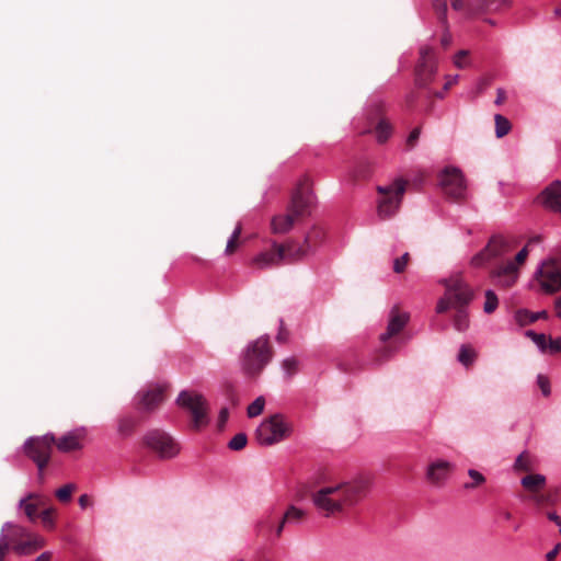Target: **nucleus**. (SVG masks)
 I'll use <instances>...</instances> for the list:
<instances>
[{
	"instance_id": "nucleus-48",
	"label": "nucleus",
	"mask_w": 561,
	"mask_h": 561,
	"mask_svg": "<svg viewBox=\"0 0 561 561\" xmlns=\"http://www.w3.org/2000/svg\"><path fill=\"white\" fill-rule=\"evenodd\" d=\"M352 176H353L354 181L364 180V179L368 178L369 176L368 167H364V165L358 167L356 170H354Z\"/></svg>"
},
{
	"instance_id": "nucleus-36",
	"label": "nucleus",
	"mask_w": 561,
	"mask_h": 561,
	"mask_svg": "<svg viewBox=\"0 0 561 561\" xmlns=\"http://www.w3.org/2000/svg\"><path fill=\"white\" fill-rule=\"evenodd\" d=\"M265 405V399L263 397H257L249 407H248V416L255 417L260 415Z\"/></svg>"
},
{
	"instance_id": "nucleus-56",
	"label": "nucleus",
	"mask_w": 561,
	"mask_h": 561,
	"mask_svg": "<svg viewBox=\"0 0 561 561\" xmlns=\"http://www.w3.org/2000/svg\"><path fill=\"white\" fill-rule=\"evenodd\" d=\"M275 524H277V525H276V528H275V535H276V537H280V536H282V533H283V529H284V526H285V524H287V523H286V522H285V519L282 517L279 520H277V519H276V523H275Z\"/></svg>"
},
{
	"instance_id": "nucleus-9",
	"label": "nucleus",
	"mask_w": 561,
	"mask_h": 561,
	"mask_svg": "<svg viewBox=\"0 0 561 561\" xmlns=\"http://www.w3.org/2000/svg\"><path fill=\"white\" fill-rule=\"evenodd\" d=\"M408 182L397 179L387 186H378L377 192L382 196L378 202L377 213L381 219H389L397 214L401 206Z\"/></svg>"
},
{
	"instance_id": "nucleus-63",
	"label": "nucleus",
	"mask_w": 561,
	"mask_h": 561,
	"mask_svg": "<svg viewBox=\"0 0 561 561\" xmlns=\"http://www.w3.org/2000/svg\"><path fill=\"white\" fill-rule=\"evenodd\" d=\"M548 517H549V519H550V520L554 522V523H556L558 526H560V528H561V517H560V516H558V515H557V514H554V513H550V514L548 515Z\"/></svg>"
},
{
	"instance_id": "nucleus-15",
	"label": "nucleus",
	"mask_w": 561,
	"mask_h": 561,
	"mask_svg": "<svg viewBox=\"0 0 561 561\" xmlns=\"http://www.w3.org/2000/svg\"><path fill=\"white\" fill-rule=\"evenodd\" d=\"M541 289L547 294L561 290V261L550 259L543 262L537 272Z\"/></svg>"
},
{
	"instance_id": "nucleus-11",
	"label": "nucleus",
	"mask_w": 561,
	"mask_h": 561,
	"mask_svg": "<svg viewBox=\"0 0 561 561\" xmlns=\"http://www.w3.org/2000/svg\"><path fill=\"white\" fill-rule=\"evenodd\" d=\"M291 251L288 240L284 243L273 242L271 249L255 255L251 265L257 270H267L280 266L282 264H294L296 260L289 256Z\"/></svg>"
},
{
	"instance_id": "nucleus-22",
	"label": "nucleus",
	"mask_w": 561,
	"mask_h": 561,
	"mask_svg": "<svg viewBox=\"0 0 561 561\" xmlns=\"http://www.w3.org/2000/svg\"><path fill=\"white\" fill-rule=\"evenodd\" d=\"M546 478L542 474H528L522 479V485L533 493V500L538 504H543L546 497L539 493L545 486Z\"/></svg>"
},
{
	"instance_id": "nucleus-3",
	"label": "nucleus",
	"mask_w": 561,
	"mask_h": 561,
	"mask_svg": "<svg viewBox=\"0 0 561 561\" xmlns=\"http://www.w3.org/2000/svg\"><path fill=\"white\" fill-rule=\"evenodd\" d=\"M313 202L311 182L308 178H304L293 193L287 211L273 217L271 222L272 232L277 234L287 233L295 222L310 214Z\"/></svg>"
},
{
	"instance_id": "nucleus-8",
	"label": "nucleus",
	"mask_w": 561,
	"mask_h": 561,
	"mask_svg": "<svg viewBox=\"0 0 561 561\" xmlns=\"http://www.w3.org/2000/svg\"><path fill=\"white\" fill-rule=\"evenodd\" d=\"M291 424L283 414L276 413L265 419L256 428L255 437L260 445L272 446L287 438Z\"/></svg>"
},
{
	"instance_id": "nucleus-19",
	"label": "nucleus",
	"mask_w": 561,
	"mask_h": 561,
	"mask_svg": "<svg viewBox=\"0 0 561 561\" xmlns=\"http://www.w3.org/2000/svg\"><path fill=\"white\" fill-rule=\"evenodd\" d=\"M519 276L518 267L515 263L507 261L490 272V277L495 285L502 288H511L515 285Z\"/></svg>"
},
{
	"instance_id": "nucleus-23",
	"label": "nucleus",
	"mask_w": 561,
	"mask_h": 561,
	"mask_svg": "<svg viewBox=\"0 0 561 561\" xmlns=\"http://www.w3.org/2000/svg\"><path fill=\"white\" fill-rule=\"evenodd\" d=\"M45 505V499L38 494L31 493L20 501V507L31 522L38 517V510Z\"/></svg>"
},
{
	"instance_id": "nucleus-43",
	"label": "nucleus",
	"mask_w": 561,
	"mask_h": 561,
	"mask_svg": "<svg viewBox=\"0 0 561 561\" xmlns=\"http://www.w3.org/2000/svg\"><path fill=\"white\" fill-rule=\"evenodd\" d=\"M283 369L286 371V374L291 377L298 371L299 362L295 357H289L283 360Z\"/></svg>"
},
{
	"instance_id": "nucleus-16",
	"label": "nucleus",
	"mask_w": 561,
	"mask_h": 561,
	"mask_svg": "<svg viewBox=\"0 0 561 561\" xmlns=\"http://www.w3.org/2000/svg\"><path fill=\"white\" fill-rule=\"evenodd\" d=\"M420 55V61L415 69V84L424 89L435 77L437 58L434 50L430 47L422 48Z\"/></svg>"
},
{
	"instance_id": "nucleus-42",
	"label": "nucleus",
	"mask_w": 561,
	"mask_h": 561,
	"mask_svg": "<svg viewBox=\"0 0 561 561\" xmlns=\"http://www.w3.org/2000/svg\"><path fill=\"white\" fill-rule=\"evenodd\" d=\"M526 335L531 337V340L537 344V346L542 351L546 352L548 350V340L547 336L542 333H536L534 331H527Z\"/></svg>"
},
{
	"instance_id": "nucleus-5",
	"label": "nucleus",
	"mask_w": 561,
	"mask_h": 561,
	"mask_svg": "<svg viewBox=\"0 0 561 561\" xmlns=\"http://www.w3.org/2000/svg\"><path fill=\"white\" fill-rule=\"evenodd\" d=\"M273 357L268 337L261 336L251 342L241 357L243 373L250 378H257Z\"/></svg>"
},
{
	"instance_id": "nucleus-4",
	"label": "nucleus",
	"mask_w": 561,
	"mask_h": 561,
	"mask_svg": "<svg viewBox=\"0 0 561 561\" xmlns=\"http://www.w3.org/2000/svg\"><path fill=\"white\" fill-rule=\"evenodd\" d=\"M0 538L5 541L10 549L21 556L32 554L46 545L45 539L39 535L12 523L2 526Z\"/></svg>"
},
{
	"instance_id": "nucleus-46",
	"label": "nucleus",
	"mask_w": 561,
	"mask_h": 561,
	"mask_svg": "<svg viewBox=\"0 0 561 561\" xmlns=\"http://www.w3.org/2000/svg\"><path fill=\"white\" fill-rule=\"evenodd\" d=\"M469 51L459 50L454 58V64L457 68H465L468 66Z\"/></svg>"
},
{
	"instance_id": "nucleus-44",
	"label": "nucleus",
	"mask_w": 561,
	"mask_h": 561,
	"mask_svg": "<svg viewBox=\"0 0 561 561\" xmlns=\"http://www.w3.org/2000/svg\"><path fill=\"white\" fill-rule=\"evenodd\" d=\"M468 474L473 480V482L466 483L465 484L466 489H474V488L481 485L482 483H484V481H485V478L482 476V473H480L479 471H477L474 469H470L468 471Z\"/></svg>"
},
{
	"instance_id": "nucleus-60",
	"label": "nucleus",
	"mask_w": 561,
	"mask_h": 561,
	"mask_svg": "<svg viewBox=\"0 0 561 561\" xmlns=\"http://www.w3.org/2000/svg\"><path fill=\"white\" fill-rule=\"evenodd\" d=\"M53 558L51 552H43L41 556H38L34 561H50Z\"/></svg>"
},
{
	"instance_id": "nucleus-20",
	"label": "nucleus",
	"mask_w": 561,
	"mask_h": 561,
	"mask_svg": "<svg viewBox=\"0 0 561 561\" xmlns=\"http://www.w3.org/2000/svg\"><path fill=\"white\" fill-rule=\"evenodd\" d=\"M454 471V465L444 459L431 461L426 468L425 477L434 486L443 485Z\"/></svg>"
},
{
	"instance_id": "nucleus-21",
	"label": "nucleus",
	"mask_w": 561,
	"mask_h": 561,
	"mask_svg": "<svg viewBox=\"0 0 561 561\" xmlns=\"http://www.w3.org/2000/svg\"><path fill=\"white\" fill-rule=\"evenodd\" d=\"M541 203L549 209L561 214V182L554 181L540 194Z\"/></svg>"
},
{
	"instance_id": "nucleus-47",
	"label": "nucleus",
	"mask_w": 561,
	"mask_h": 561,
	"mask_svg": "<svg viewBox=\"0 0 561 561\" xmlns=\"http://www.w3.org/2000/svg\"><path fill=\"white\" fill-rule=\"evenodd\" d=\"M537 385L540 388V390L545 397H548L550 394L551 390H550V381H549L548 377H546L543 375H538Z\"/></svg>"
},
{
	"instance_id": "nucleus-57",
	"label": "nucleus",
	"mask_w": 561,
	"mask_h": 561,
	"mask_svg": "<svg viewBox=\"0 0 561 561\" xmlns=\"http://www.w3.org/2000/svg\"><path fill=\"white\" fill-rule=\"evenodd\" d=\"M506 100V93L503 89H497V95H496V99H495V104L496 105H501L505 102Z\"/></svg>"
},
{
	"instance_id": "nucleus-1",
	"label": "nucleus",
	"mask_w": 561,
	"mask_h": 561,
	"mask_svg": "<svg viewBox=\"0 0 561 561\" xmlns=\"http://www.w3.org/2000/svg\"><path fill=\"white\" fill-rule=\"evenodd\" d=\"M368 489L366 479L324 485L312 494V502L324 517L343 515L366 496Z\"/></svg>"
},
{
	"instance_id": "nucleus-6",
	"label": "nucleus",
	"mask_w": 561,
	"mask_h": 561,
	"mask_svg": "<svg viewBox=\"0 0 561 561\" xmlns=\"http://www.w3.org/2000/svg\"><path fill=\"white\" fill-rule=\"evenodd\" d=\"M410 320V314L408 312H403L399 309V307H393L389 313L388 325L386 332L380 334V342L382 346L379 348L376 360L382 363L389 359L398 350V345L396 341H391L394 336H397L408 324Z\"/></svg>"
},
{
	"instance_id": "nucleus-61",
	"label": "nucleus",
	"mask_w": 561,
	"mask_h": 561,
	"mask_svg": "<svg viewBox=\"0 0 561 561\" xmlns=\"http://www.w3.org/2000/svg\"><path fill=\"white\" fill-rule=\"evenodd\" d=\"M540 242H541V237H540V236H535V237H531V238L528 240V242H527L526 247H527V248H529V247H531L533 244H538V243H540Z\"/></svg>"
},
{
	"instance_id": "nucleus-32",
	"label": "nucleus",
	"mask_w": 561,
	"mask_h": 561,
	"mask_svg": "<svg viewBox=\"0 0 561 561\" xmlns=\"http://www.w3.org/2000/svg\"><path fill=\"white\" fill-rule=\"evenodd\" d=\"M241 232H242V227L241 225L239 224L234 231L232 232V236L230 237V239L228 240V243H227V247H226V254L227 255H231L236 252V250L238 249V245H239V238L241 236Z\"/></svg>"
},
{
	"instance_id": "nucleus-40",
	"label": "nucleus",
	"mask_w": 561,
	"mask_h": 561,
	"mask_svg": "<svg viewBox=\"0 0 561 561\" xmlns=\"http://www.w3.org/2000/svg\"><path fill=\"white\" fill-rule=\"evenodd\" d=\"M248 437L244 433L234 435L228 444V447L232 450H241L247 446Z\"/></svg>"
},
{
	"instance_id": "nucleus-54",
	"label": "nucleus",
	"mask_w": 561,
	"mask_h": 561,
	"mask_svg": "<svg viewBox=\"0 0 561 561\" xmlns=\"http://www.w3.org/2000/svg\"><path fill=\"white\" fill-rule=\"evenodd\" d=\"M10 548L5 543L3 539L0 538V561H7L5 557L8 556Z\"/></svg>"
},
{
	"instance_id": "nucleus-53",
	"label": "nucleus",
	"mask_w": 561,
	"mask_h": 561,
	"mask_svg": "<svg viewBox=\"0 0 561 561\" xmlns=\"http://www.w3.org/2000/svg\"><path fill=\"white\" fill-rule=\"evenodd\" d=\"M561 551V542L557 543L554 548L546 554L547 561H554Z\"/></svg>"
},
{
	"instance_id": "nucleus-52",
	"label": "nucleus",
	"mask_w": 561,
	"mask_h": 561,
	"mask_svg": "<svg viewBox=\"0 0 561 561\" xmlns=\"http://www.w3.org/2000/svg\"><path fill=\"white\" fill-rule=\"evenodd\" d=\"M226 394H227V397L230 400L232 405H237L238 404V402H239L238 394H237L234 388L231 385H228L226 387Z\"/></svg>"
},
{
	"instance_id": "nucleus-39",
	"label": "nucleus",
	"mask_w": 561,
	"mask_h": 561,
	"mask_svg": "<svg viewBox=\"0 0 561 561\" xmlns=\"http://www.w3.org/2000/svg\"><path fill=\"white\" fill-rule=\"evenodd\" d=\"M533 468L530 455L527 453L520 454L515 461V469L522 471H530Z\"/></svg>"
},
{
	"instance_id": "nucleus-2",
	"label": "nucleus",
	"mask_w": 561,
	"mask_h": 561,
	"mask_svg": "<svg viewBox=\"0 0 561 561\" xmlns=\"http://www.w3.org/2000/svg\"><path fill=\"white\" fill-rule=\"evenodd\" d=\"M442 284L445 286V294L437 301L436 312L445 313L454 308L456 311L453 318L454 328L463 332L469 328L467 307L474 298V290L460 274L443 279Z\"/></svg>"
},
{
	"instance_id": "nucleus-27",
	"label": "nucleus",
	"mask_w": 561,
	"mask_h": 561,
	"mask_svg": "<svg viewBox=\"0 0 561 561\" xmlns=\"http://www.w3.org/2000/svg\"><path fill=\"white\" fill-rule=\"evenodd\" d=\"M392 128L389 122L385 117H380L375 127V134L378 142L382 144L391 136Z\"/></svg>"
},
{
	"instance_id": "nucleus-45",
	"label": "nucleus",
	"mask_w": 561,
	"mask_h": 561,
	"mask_svg": "<svg viewBox=\"0 0 561 561\" xmlns=\"http://www.w3.org/2000/svg\"><path fill=\"white\" fill-rule=\"evenodd\" d=\"M409 261H410L409 253H404L402 256L396 259L393 262V271L398 274L404 272Z\"/></svg>"
},
{
	"instance_id": "nucleus-24",
	"label": "nucleus",
	"mask_w": 561,
	"mask_h": 561,
	"mask_svg": "<svg viewBox=\"0 0 561 561\" xmlns=\"http://www.w3.org/2000/svg\"><path fill=\"white\" fill-rule=\"evenodd\" d=\"M489 255H491L492 260H496L502 257L504 254L510 252L511 248L507 241L503 237H492L488 244L485 245Z\"/></svg>"
},
{
	"instance_id": "nucleus-38",
	"label": "nucleus",
	"mask_w": 561,
	"mask_h": 561,
	"mask_svg": "<svg viewBox=\"0 0 561 561\" xmlns=\"http://www.w3.org/2000/svg\"><path fill=\"white\" fill-rule=\"evenodd\" d=\"M75 490V484H66L56 491V497L62 503L69 502Z\"/></svg>"
},
{
	"instance_id": "nucleus-29",
	"label": "nucleus",
	"mask_w": 561,
	"mask_h": 561,
	"mask_svg": "<svg viewBox=\"0 0 561 561\" xmlns=\"http://www.w3.org/2000/svg\"><path fill=\"white\" fill-rule=\"evenodd\" d=\"M494 121H495L496 137L502 138V137L506 136L512 128L510 121L501 114H496L494 116Z\"/></svg>"
},
{
	"instance_id": "nucleus-62",
	"label": "nucleus",
	"mask_w": 561,
	"mask_h": 561,
	"mask_svg": "<svg viewBox=\"0 0 561 561\" xmlns=\"http://www.w3.org/2000/svg\"><path fill=\"white\" fill-rule=\"evenodd\" d=\"M451 42V36L449 34H444L442 36L440 43L444 47H448Z\"/></svg>"
},
{
	"instance_id": "nucleus-12",
	"label": "nucleus",
	"mask_w": 561,
	"mask_h": 561,
	"mask_svg": "<svg viewBox=\"0 0 561 561\" xmlns=\"http://www.w3.org/2000/svg\"><path fill=\"white\" fill-rule=\"evenodd\" d=\"M439 185L451 201L460 202L466 197L467 185L462 172L455 167H446L439 173Z\"/></svg>"
},
{
	"instance_id": "nucleus-58",
	"label": "nucleus",
	"mask_w": 561,
	"mask_h": 561,
	"mask_svg": "<svg viewBox=\"0 0 561 561\" xmlns=\"http://www.w3.org/2000/svg\"><path fill=\"white\" fill-rule=\"evenodd\" d=\"M79 505L81 506V508H87L89 505H91V499L89 497V495L82 494L79 497Z\"/></svg>"
},
{
	"instance_id": "nucleus-30",
	"label": "nucleus",
	"mask_w": 561,
	"mask_h": 561,
	"mask_svg": "<svg viewBox=\"0 0 561 561\" xmlns=\"http://www.w3.org/2000/svg\"><path fill=\"white\" fill-rule=\"evenodd\" d=\"M305 516L306 513L302 510L291 505L282 517L287 524H298L305 518Z\"/></svg>"
},
{
	"instance_id": "nucleus-35",
	"label": "nucleus",
	"mask_w": 561,
	"mask_h": 561,
	"mask_svg": "<svg viewBox=\"0 0 561 561\" xmlns=\"http://www.w3.org/2000/svg\"><path fill=\"white\" fill-rule=\"evenodd\" d=\"M136 426V421L133 417L126 416L119 420L118 432L124 436H128L133 433Z\"/></svg>"
},
{
	"instance_id": "nucleus-28",
	"label": "nucleus",
	"mask_w": 561,
	"mask_h": 561,
	"mask_svg": "<svg viewBox=\"0 0 561 561\" xmlns=\"http://www.w3.org/2000/svg\"><path fill=\"white\" fill-rule=\"evenodd\" d=\"M276 523V516L273 511L263 516L256 524V530L259 535H264L272 530Z\"/></svg>"
},
{
	"instance_id": "nucleus-31",
	"label": "nucleus",
	"mask_w": 561,
	"mask_h": 561,
	"mask_svg": "<svg viewBox=\"0 0 561 561\" xmlns=\"http://www.w3.org/2000/svg\"><path fill=\"white\" fill-rule=\"evenodd\" d=\"M433 9L437 15V19L442 25L447 28V1L446 0H434Z\"/></svg>"
},
{
	"instance_id": "nucleus-41",
	"label": "nucleus",
	"mask_w": 561,
	"mask_h": 561,
	"mask_svg": "<svg viewBox=\"0 0 561 561\" xmlns=\"http://www.w3.org/2000/svg\"><path fill=\"white\" fill-rule=\"evenodd\" d=\"M56 510L54 507H46L41 513V519L45 527L51 529L55 525L54 516Z\"/></svg>"
},
{
	"instance_id": "nucleus-25",
	"label": "nucleus",
	"mask_w": 561,
	"mask_h": 561,
	"mask_svg": "<svg viewBox=\"0 0 561 561\" xmlns=\"http://www.w3.org/2000/svg\"><path fill=\"white\" fill-rule=\"evenodd\" d=\"M548 312L546 310L539 312H531L526 309L518 310L515 314L517 323L522 327L531 324L539 319H547Z\"/></svg>"
},
{
	"instance_id": "nucleus-34",
	"label": "nucleus",
	"mask_w": 561,
	"mask_h": 561,
	"mask_svg": "<svg viewBox=\"0 0 561 561\" xmlns=\"http://www.w3.org/2000/svg\"><path fill=\"white\" fill-rule=\"evenodd\" d=\"M476 358V353L474 351L467 346V345H462L460 351H459V354H458V360L465 365V366H469L473 363Z\"/></svg>"
},
{
	"instance_id": "nucleus-59",
	"label": "nucleus",
	"mask_w": 561,
	"mask_h": 561,
	"mask_svg": "<svg viewBox=\"0 0 561 561\" xmlns=\"http://www.w3.org/2000/svg\"><path fill=\"white\" fill-rule=\"evenodd\" d=\"M228 415H229L228 409L222 408L219 413V423L225 424L226 421L228 420Z\"/></svg>"
},
{
	"instance_id": "nucleus-64",
	"label": "nucleus",
	"mask_w": 561,
	"mask_h": 561,
	"mask_svg": "<svg viewBox=\"0 0 561 561\" xmlns=\"http://www.w3.org/2000/svg\"><path fill=\"white\" fill-rule=\"evenodd\" d=\"M554 310H556V314L557 317H559L561 319V298H558L554 302Z\"/></svg>"
},
{
	"instance_id": "nucleus-14",
	"label": "nucleus",
	"mask_w": 561,
	"mask_h": 561,
	"mask_svg": "<svg viewBox=\"0 0 561 561\" xmlns=\"http://www.w3.org/2000/svg\"><path fill=\"white\" fill-rule=\"evenodd\" d=\"M144 444L154 450L161 458H173L179 451L178 443L165 432L153 430L144 437Z\"/></svg>"
},
{
	"instance_id": "nucleus-51",
	"label": "nucleus",
	"mask_w": 561,
	"mask_h": 561,
	"mask_svg": "<svg viewBox=\"0 0 561 561\" xmlns=\"http://www.w3.org/2000/svg\"><path fill=\"white\" fill-rule=\"evenodd\" d=\"M420 134H421L420 127L414 128L410 133V135H409V137L407 139V146L410 147V148H413L415 146L419 137H420Z\"/></svg>"
},
{
	"instance_id": "nucleus-49",
	"label": "nucleus",
	"mask_w": 561,
	"mask_h": 561,
	"mask_svg": "<svg viewBox=\"0 0 561 561\" xmlns=\"http://www.w3.org/2000/svg\"><path fill=\"white\" fill-rule=\"evenodd\" d=\"M528 256V248L525 245L515 256V260L512 261L519 268L523 265Z\"/></svg>"
},
{
	"instance_id": "nucleus-10",
	"label": "nucleus",
	"mask_w": 561,
	"mask_h": 561,
	"mask_svg": "<svg viewBox=\"0 0 561 561\" xmlns=\"http://www.w3.org/2000/svg\"><path fill=\"white\" fill-rule=\"evenodd\" d=\"M176 403L180 408L190 413L191 424L194 430H201L208 424L207 402L202 394L195 391L183 390L180 392Z\"/></svg>"
},
{
	"instance_id": "nucleus-33",
	"label": "nucleus",
	"mask_w": 561,
	"mask_h": 561,
	"mask_svg": "<svg viewBox=\"0 0 561 561\" xmlns=\"http://www.w3.org/2000/svg\"><path fill=\"white\" fill-rule=\"evenodd\" d=\"M499 306V299L493 290H486L485 291V301L483 306V310L485 313L490 314L495 311V309Z\"/></svg>"
},
{
	"instance_id": "nucleus-26",
	"label": "nucleus",
	"mask_w": 561,
	"mask_h": 561,
	"mask_svg": "<svg viewBox=\"0 0 561 561\" xmlns=\"http://www.w3.org/2000/svg\"><path fill=\"white\" fill-rule=\"evenodd\" d=\"M511 0H479L477 10L480 13L499 12L504 7H510Z\"/></svg>"
},
{
	"instance_id": "nucleus-37",
	"label": "nucleus",
	"mask_w": 561,
	"mask_h": 561,
	"mask_svg": "<svg viewBox=\"0 0 561 561\" xmlns=\"http://www.w3.org/2000/svg\"><path fill=\"white\" fill-rule=\"evenodd\" d=\"M491 261L493 260L491 255H489L486 248H484L471 259V265L473 267H482Z\"/></svg>"
},
{
	"instance_id": "nucleus-55",
	"label": "nucleus",
	"mask_w": 561,
	"mask_h": 561,
	"mask_svg": "<svg viewBox=\"0 0 561 561\" xmlns=\"http://www.w3.org/2000/svg\"><path fill=\"white\" fill-rule=\"evenodd\" d=\"M288 339V331L284 328L283 322L280 323L279 331L277 333L276 340L279 343H285Z\"/></svg>"
},
{
	"instance_id": "nucleus-7",
	"label": "nucleus",
	"mask_w": 561,
	"mask_h": 561,
	"mask_svg": "<svg viewBox=\"0 0 561 561\" xmlns=\"http://www.w3.org/2000/svg\"><path fill=\"white\" fill-rule=\"evenodd\" d=\"M55 442V435L47 433L42 436H32L24 443V454L30 458L37 467L38 481L44 482V470L48 466Z\"/></svg>"
},
{
	"instance_id": "nucleus-18",
	"label": "nucleus",
	"mask_w": 561,
	"mask_h": 561,
	"mask_svg": "<svg viewBox=\"0 0 561 561\" xmlns=\"http://www.w3.org/2000/svg\"><path fill=\"white\" fill-rule=\"evenodd\" d=\"M87 434L88 431L84 427L69 431L58 438L55 436L54 446H56L60 453L81 450L84 447Z\"/></svg>"
},
{
	"instance_id": "nucleus-50",
	"label": "nucleus",
	"mask_w": 561,
	"mask_h": 561,
	"mask_svg": "<svg viewBox=\"0 0 561 561\" xmlns=\"http://www.w3.org/2000/svg\"><path fill=\"white\" fill-rule=\"evenodd\" d=\"M548 351L552 354L561 353V339H549Z\"/></svg>"
},
{
	"instance_id": "nucleus-17",
	"label": "nucleus",
	"mask_w": 561,
	"mask_h": 561,
	"mask_svg": "<svg viewBox=\"0 0 561 561\" xmlns=\"http://www.w3.org/2000/svg\"><path fill=\"white\" fill-rule=\"evenodd\" d=\"M137 409L144 413L157 410L165 400V387L156 385L137 393Z\"/></svg>"
},
{
	"instance_id": "nucleus-13",
	"label": "nucleus",
	"mask_w": 561,
	"mask_h": 561,
	"mask_svg": "<svg viewBox=\"0 0 561 561\" xmlns=\"http://www.w3.org/2000/svg\"><path fill=\"white\" fill-rule=\"evenodd\" d=\"M325 231L319 226H313L305 236L304 242L300 244L295 240H288L291 251L289 256L297 262L302 261L306 256L313 253L324 241Z\"/></svg>"
}]
</instances>
